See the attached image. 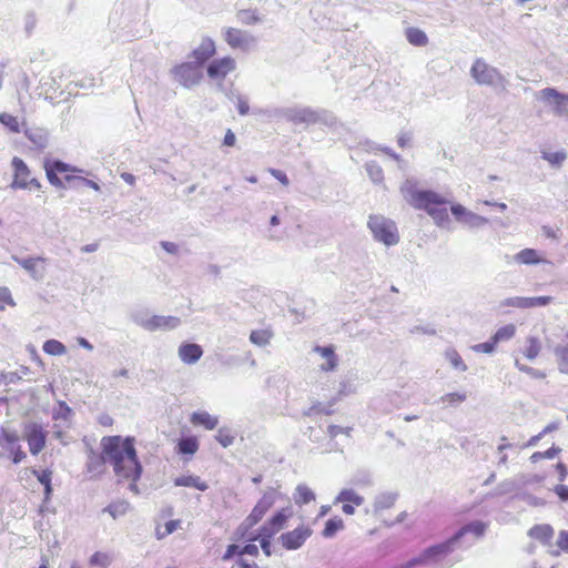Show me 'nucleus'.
I'll list each match as a JSON object with an SVG mask.
<instances>
[{
    "label": "nucleus",
    "mask_w": 568,
    "mask_h": 568,
    "mask_svg": "<svg viewBox=\"0 0 568 568\" xmlns=\"http://www.w3.org/2000/svg\"><path fill=\"white\" fill-rule=\"evenodd\" d=\"M466 398H467V396H466L465 393H448V394L443 395L439 398V400L443 404L450 405V406H456V405L465 402Z\"/></svg>",
    "instance_id": "nucleus-54"
},
{
    "label": "nucleus",
    "mask_w": 568,
    "mask_h": 568,
    "mask_svg": "<svg viewBox=\"0 0 568 568\" xmlns=\"http://www.w3.org/2000/svg\"><path fill=\"white\" fill-rule=\"evenodd\" d=\"M6 305L14 306L16 303L11 296L9 288L0 287V311H3Z\"/></svg>",
    "instance_id": "nucleus-60"
},
{
    "label": "nucleus",
    "mask_w": 568,
    "mask_h": 568,
    "mask_svg": "<svg viewBox=\"0 0 568 568\" xmlns=\"http://www.w3.org/2000/svg\"><path fill=\"white\" fill-rule=\"evenodd\" d=\"M528 535L534 539L548 544L554 537V529L547 524L536 525L529 529Z\"/></svg>",
    "instance_id": "nucleus-31"
},
{
    "label": "nucleus",
    "mask_w": 568,
    "mask_h": 568,
    "mask_svg": "<svg viewBox=\"0 0 568 568\" xmlns=\"http://www.w3.org/2000/svg\"><path fill=\"white\" fill-rule=\"evenodd\" d=\"M215 438L224 448H226L233 445L235 434L230 428L222 427L217 430Z\"/></svg>",
    "instance_id": "nucleus-48"
},
{
    "label": "nucleus",
    "mask_w": 568,
    "mask_h": 568,
    "mask_svg": "<svg viewBox=\"0 0 568 568\" xmlns=\"http://www.w3.org/2000/svg\"><path fill=\"white\" fill-rule=\"evenodd\" d=\"M199 449L196 437L190 436L179 440L178 452L183 455H194Z\"/></svg>",
    "instance_id": "nucleus-37"
},
{
    "label": "nucleus",
    "mask_w": 568,
    "mask_h": 568,
    "mask_svg": "<svg viewBox=\"0 0 568 568\" xmlns=\"http://www.w3.org/2000/svg\"><path fill=\"white\" fill-rule=\"evenodd\" d=\"M12 260L26 270L34 281H42L45 276V258L41 256L19 257L13 255Z\"/></svg>",
    "instance_id": "nucleus-17"
},
{
    "label": "nucleus",
    "mask_w": 568,
    "mask_h": 568,
    "mask_svg": "<svg viewBox=\"0 0 568 568\" xmlns=\"http://www.w3.org/2000/svg\"><path fill=\"white\" fill-rule=\"evenodd\" d=\"M557 546L565 552H568V530H561L558 535Z\"/></svg>",
    "instance_id": "nucleus-64"
},
{
    "label": "nucleus",
    "mask_w": 568,
    "mask_h": 568,
    "mask_svg": "<svg viewBox=\"0 0 568 568\" xmlns=\"http://www.w3.org/2000/svg\"><path fill=\"white\" fill-rule=\"evenodd\" d=\"M43 352L52 356H61L67 353V347L57 339H48L43 344Z\"/></svg>",
    "instance_id": "nucleus-47"
},
{
    "label": "nucleus",
    "mask_w": 568,
    "mask_h": 568,
    "mask_svg": "<svg viewBox=\"0 0 568 568\" xmlns=\"http://www.w3.org/2000/svg\"><path fill=\"white\" fill-rule=\"evenodd\" d=\"M51 475L52 473L49 470H43L41 474H38V480L44 486L45 488V496L49 497L51 494Z\"/></svg>",
    "instance_id": "nucleus-61"
},
{
    "label": "nucleus",
    "mask_w": 568,
    "mask_h": 568,
    "mask_svg": "<svg viewBox=\"0 0 568 568\" xmlns=\"http://www.w3.org/2000/svg\"><path fill=\"white\" fill-rule=\"evenodd\" d=\"M223 38L232 49H240L242 51L251 50L256 43L252 34L235 28H225L223 30Z\"/></svg>",
    "instance_id": "nucleus-12"
},
{
    "label": "nucleus",
    "mask_w": 568,
    "mask_h": 568,
    "mask_svg": "<svg viewBox=\"0 0 568 568\" xmlns=\"http://www.w3.org/2000/svg\"><path fill=\"white\" fill-rule=\"evenodd\" d=\"M366 170L374 183H379L383 180V171L377 164L368 163Z\"/></svg>",
    "instance_id": "nucleus-58"
},
{
    "label": "nucleus",
    "mask_w": 568,
    "mask_h": 568,
    "mask_svg": "<svg viewBox=\"0 0 568 568\" xmlns=\"http://www.w3.org/2000/svg\"><path fill=\"white\" fill-rule=\"evenodd\" d=\"M445 358L449 362V364L452 365L453 368L460 371V372L467 371V365L464 363L463 358L460 357V355L458 354V352L456 349L448 348L445 352Z\"/></svg>",
    "instance_id": "nucleus-46"
},
{
    "label": "nucleus",
    "mask_w": 568,
    "mask_h": 568,
    "mask_svg": "<svg viewBox=\"0 0 568 568\" xmlns=\"http://www.w3.org/2000/svg\"><path fill=\"white\" fill-rule=\"evenodd\" d=\"M19 445V435L16 430L0 427V447L10 453Z\"/></svg>",
    "instance_id": "nucleus-28"
},
{
    "label": "nucleus",
    "mask_w": 568,
    "mask_h": 568,
    "mask_svg": "<svg viewBox=\"0 0 568 568\" xmlns=\"http://www.w3.org/2000/svg\"><path fill=\"white\" fill-rule=\"evenodd\" d=\"M518 484L516 480H505L500 483L497 487V494L504 495L514 491L517 488Z\"/></svg>",
    "instance_id": "nucleus-62"
},
{
    "label": "nucleus",
    "mask_w": 568,
    "mask_h": 568,
    "mask_svg": "<svg viewBox=\"0 0 568 568\" xmlns=\"http://www.w3.org/2000/svg\"><path fill=\"white\" fill-rule=\"evenodd\" d=\"M23 434L32 455H38L45 447L47 432L42 425L28 423L24 425Z\"/></svg>",
    "instance_id": "nucleus-13"
},
{
    "label": "nucleus",
    "mask_w": 568,
    "mask_h": 568,
    "mask_svg": "<svg viewBox=\"0 0 568 568\" xmlns=\"http://www.w3.org/2000/svg\"><path fill=\"white\" fill-rule=\"evenodd\" d=\"M44 170L49 182L54 186H62V181L58 178V173L74 172L75 169L60 160H45Z\"/></svg>",
    "instance_id": "nucleus-19"
},
{
    "label": "nucleus",
    "mask_w": 568,
    "mask_h": 568,
    "mask_svg": "<svg viewBox=\"0 0 568 568\" xmlns=\"http://www.w3.org/2000/svg\"><path fill=\"white\" fill-rule=\"evenodd\" d=\"M552 301L550 296H537V297H524V296H514L503 300L499 303V308L504 310L507 307L515 308H532L546 306Z\"/></svg>",
    "instance_id": "nucleus-15"
},
{
    "label": "nucleus",
    "mask_w": 568,
    "mask_h": 568,
    "mask_svg": "<svg viewBox=\"0 0 568 568\" xmlns=\"http://www.w3.org/2000/svg\"><path fill=\"white\" fill-rule=\"evenodd\" d=\"M179 357L185 364H195L203 355V349L199 344L183 343L179 347Z\"/></svg>",
    "instance_id": "nucleus-21"
},
{
    "label": "nucleus",
    "mask_w": 568,
    "mask_h": 568,
    "mask_svg": "<svg viewBox=\"0 0 568 568\" xmlns=\"http://www.w3.org/2000/svg\"><path fill=\"white\" fill-rule=\"evenodd\" d=\"M527 343H528V346L524 351V355L529 361H532L539 355L541 346H540L538 338H536V337H529L527 339Z\"/></svg>",
    "instance_id": "nucleus-51"
},
{
    "label": "nucleus",
    "mask_w": 568,
    "mask_h": 568,
    "mask_svg": "<svg viewBox=\"0 0 568 568\" xmlns=\"http://www.w3.org/2000/svg\"><path fill=\"white\" fill-rule=\"evenodd\" d=\"M335 503H352L355 506H361L364 504V497L358 495L354 489L345 488L336 496Z\"/></svg>",
    "instance_id": "nucleus-35"
},
{
    "label": "nucleus",
    "mask_w": 568,
    "mask_h": 568,
    "mask_svg": "<svg viewBox=\"0 0 568 568\" xmlns=\"http://www.w3.org/2000/svg\"><path fill=\"white\" fill-rule=\"evenodd\" d=\"M515 366L520 371V372H524L526 374H528L529 376H531L532 378H536V379H542L546 377V374L539 369H536V368H532L530 366H527V365H524L521 364L518 359L515 361Z\"/></svg>",
    "instance_id": "nucleus-56"
},
{
    "label": "nucleus",
    "mask_w": 568,
    "mask_h": 568,
    "mask_svg": "<svg viewBox=\"0 0 568 568\" xmlns=\"http://www.w3.org/2000/svg\"><path fill=\"white\" fill-rule=\"evenodd\" d=\"M215 52V41L212 38L203 37L199 45L192 50L191 58L200 65H203Z\"/></svg>",
    "instance_id": "nucleus-20"
},
{
    "label": "nucleus",
    "mask_w": 568,
    "mask_h": 568,
    "mask_svg": "<svg viewBox=\"0 0 568 568\" xmlns=\"http://www.w3.org/2000/svg\"><path fill=\"white\" fill-rule=\"evenodd\" d=\"M246 538L252 541L258 540L264 554L266 556H271V538L272 537H266V531H263L262 529H260L257 535L247 536Z\"/></svg>",
    "instance_id": "nucleus-52"
},
{
    "label": "nucleus",
    "mask_w": 568,
    "mask_h": 568,
    "mask_svg": "<svg viewBox=\"0 0 568 568\" xmlns=\"http://www.w3.org/2000/svg\"><path fill=\"white\" fill-rule=\"evenodd\" d=\"M11 165L13 169V180L10 184L11 189L39 190L41 187V183L31 175L29 166L22 159L14 156L12 159Z\"/></svg>",
    "instance_id": "nucleus-7"
},
{
    "label": "nucleus",
    "mask_w": 568,
    "mask_h": 568,
    "mask_svg": "<svg viewBox=\"0 0 568 568\" xmlns=\"http://www.w3.org/2000/svg\"><path fill=\"white\" fill-rule=\"evenodd\" d=\"M541 158L547 161L552 168H560L567 159V153L564 150L557 152L542 151Z\"/></svg>",
    "instance_id": "nucleus-41"
},
{
    "label": "nucleus",
    "mask_w": 568,
    "mask_h": 568,
    "mask_svg": "<svg viewBox=\"0 0 568 568\" xmlns=\"http://www.w3.org/2000/svg\"><path fill=\"white\" fill-rule=\"evenodd\" d=\"M374 240L386 246L396 245L399 242V234L396 223L383 215H371L367 222Z\"/></svg>",
    "instance_id": "nucleus-5"
},
{
    "label": "nucleus",
    "mask_w": 568,
    "mask_h": 568,
    "mask_svg": "<svg viewBox=\"0 0 568 568\" xmlns=\"http://www.w3.org/2000/svg\"><path fill=\"white\" fill-rule=\"evenodd\" d=\"M274 116L284 119L295 125L316 123L315 109L310 106L280 108L274 111Z\"/></svg>",
    "instance_id": "nucleus-9"
},
{
    "label": "nucleus",
    "mask_w": 568,
    "mask_h": 568,
    "mask_svg": "<svg viewBox=\"0 0 568 568\" xmlns=\"http://www.w3.org/2000/svg\"><path fill=\"white\" fill-rule=\"evenodd\" d=\"M558 371L561 374H568V345H558L554 349Z\"/></svg>",
    "instance_id": "nucleus-36"
},
{
    "label": "nucleus",
    "mask_w": 568,
    "mask_h": 568,
    "mask_svg": "<svg viewBox=\"0 0 568 568\" xmlns=\"http://www.w3.org/2000/svg\"><path fill=\"white\" fill-rule=\"evenodd\" d=\"M111 562L112 556L108 552L97 551L90 558V564L100 568H108Z\"/></svg>",
    "instance_id": "nucleus-50"
},
{
    "label": "nucleus",
    "mask_w": 568,
    "mask_h": 568,
    "mask_svg": "<svg viewBox=\"0 0 568 568\" xmlns=\"http://www.w3.org/2000/svg\"><path fill=\"white\" fill-rule=\"evenodd\" d=\"M181 320L176 316L153 315L149 332L171 331L179 327Z\"/></svg>",
    "instance_id": "nucleus-22"
},
{
    "label": "nucleus",
    "mask_w": 568,
    "mask_h": 568,
    "mask_svg": "<svg viewBox=\"0 0 568 568\" xmlns=\"http://www.w3.org/2000/svg\"><path fill=\"white\" fill-rule=\"evenodd\" d=\"M102 454L92 457L88 463V470L94 471L103 463L110 464L118 480H130L129 489L138 495L140 493L136 481L141 477L142 466L138 460L133 437L106 436L101 440Z\"/></svg>",
    "instance_id": "nucleus-1"
},
{
    "label": "nucleus",
    "mask_w": 568,
    "mask_h": 568,
    "mask_svg": "<svg viewBox=\"0 0 568 568\" xmlns=\"http://www.w3.org/2000/svg\"><path fill=\"white\" fill-rule=\"evenodd\" d=\"M152 317H153V315L150 314L146 310H138L131 314L132 321L136 325L141 326L142 328H144L146 331L150 329Z\"/></svg>",
    "instance_id": "nucleus-44"
},
{
    "label": "nucleus",
    "mask_w": 568,
    "mask_h": 568,
    "mask_svg": "<svg viewBox=\"0 0 568 568\" xmlns=\"http://www.w3.org/2000/svg\"><path fill=\"white\" fill-rule=\"evenodd\" d=\"M73 412L65 402L59 400L57 406L53 408V418L69 420Z\"/></svg>",
    "instance_id": "nucleus-49"
},
{
    "label": "nucleus",
    "mask_w": 568,
    "mask_h": 568,
    "mask_svg": "<svg viewBox=\"0 0 568 568\" xmlns=\"http://www.w3.org/2000/svg\"><path fill=\"white\" fill-rule=\"evenodd\" d=\"M274 332L271 328L253 329L250 334V342L258 347H265L270 345Z\"/></svg>",
    "instance_id": "nucleus-30"
},
{
    "label": "nucleus",
    "mask_w": 568,
    "mask_h": 568,
    "mask_svg": "<svg viewBox=\"0 0 568 568\" xmlns=\"http://www.w3.org/2000/svg\"><path fill=\"white\" fill-rule=\"evenodd\" d=\"M292 514L293 513L291 507L283 508L274 514L272 518L261 527V529L266 531V537H273L284 528L287 519L292 516Z\"/></svg>",
    "instance_id": "nucleus-18"
},
{
    "label": "nucleus",
    "mask_w": 568,
    "mask_h": 568,
    "mask_svg": "<svg viewBox=\"0 0 568 568\" xmlns=\"http://www.w3.org/2000/svg\"><path fill=\"white\" fill-rule=\"evenodd\" d=\"M24 134L38 150H43L48 146L49 134L45 130L28 129L24 131Z\"/></svg>",
    "instance_id": "nucleus-29"
},
{
    "label": "nucleus",
    "mask_w": 568,
    "mask_h": 568,
    "mask_svg": "<svg viewBox=\"0 0 568 568\" xmlns=\"http://www.w3.org/2000/svg\"><path fill=\"white\" fill-rule=\"evenodd\" d=\"M316 123H323L327 126H333L337 123L336 118L326 110H315Z\"/></svg>",
    "instance_id": "nucleus-55"
},
{
    "label": "nucleus",
    "mask_w": 568,
    "mask_h": 568,
    "mask_svg": "<svg viewBox=\"0 0 568 568\" xmlns=\"http://www.w3.org/2000/svg\"><path fill=\"white\" fill-rule=\"evenodd\" d=\"M450 211L460 224L470 230L480 229L488 223L486 217L467 210L462 204H453Z\"/></svg>",
    "instance_id": "nucleus-14"
},
{
    "label": "nucleus",
    "mask_w": 568,
    "mask_h": 568,
    "mask_svg": "<svg viewBox=\"0 0 568 568\" xmlns=\"http://www.w3.org/2000/svg\"><path fill=\"white\" fill-rule=\"evenodd\" d=\"M496 345L497 344L494 342V339L490 338V341L488 342L479 343L471 346V349L476 353L491 354L495 351Z\"/></svg>",
    "instance_id": "nucleus-59"
},
{
    "label": "nucleus",
    "mask_w": 568,
    "mask_h": 568,
    "mask_svg": "<svg viewBox=\"0 0 568 568\" xmlns=\"http://www.w3.org/2000/svg\"><path fill=\"white\" fill-rule=\"evenodd\" d=\"M516 326L514 324H507L496 331V333L491 336L496 344L505 341H509L515 336Z\"/></svg>",
    "instance_id": "nucleus-45"
},
{
    "label": "nucleus",
    "mask_w": 568,
    "mask_h": 568,
    "mask_svg": "<svg viewBox=\"0 0 568 568\" xmlns=\"http://www.w3.org/2000/svg\"><path fill=\"white\" fill-rule=\"evenodd\" d=\"M315 500L314 491L305 484H300L295 488L294 501L297 505H305Z\"/></svg>",
    "instance_id": "nucleus-34"
},
{
    "label": "nucleus",
    "mask_w": 568,
    "mask_h": 568,
    "mask_svg": "<svg viewBox=\"0 0 568 568\" xmlns=\"http://www.w3.org/2000/svg\"><path fill=\"white\" fill-rule=\"evenodd\" d=\"M176 487H192L205 491L209 485L196 475H182L174 479Z\"/></svg>",
    "instance_id": "nucleus-27"
},
{
    "label": "nucleus",
    "mask_w": 568,
    "mask_h": 568,
    "mask_svg": "<svg viewBox=\"0 0 568 568\" xmlns=\"http://www.w3.org/2000/svg\"><path fill=\"white\" fill-rule=\"evenodd\" d=\"M535 99L545 110L556 118L568 120V94L555 88H545L535 92Z\"/></svg>",
    "instance_id": "nucleus-4"
},
{
    "label": "nucleus",
    "mask_w": 568,
    "mask_h": 568,
    "mask_svg": "<svg viewBox=\"0 0 568 568\" xmlns=\"http://www.w3.org/2000/svg\"><path fill=\"white\" fill-rule=\"evenodd\" d=\"M191 423L193 425H201L205 429L212 430L219 424L217 416H213L205 410L194 412L191 416Z\"/></svg>",
    "instance_id": "nucleus-26"
},
{
    "label": "nucleus",
    "mask_w": 568,
    "mask_h": 568,
    "mask_svg": "<svg viewBox=\"0 0 568 568\" xmlns=\"http://www.w3.org/2000/svg\"><path fill=\"white\" fill-rule=\"evenodd\" d=\"M236 69V61L231 57L212 60L206 69L207 77L215 81L220 90H224L223 81Z\"/></svg>",
    "instance_id": "nucleus-10"
},
{
    "label": "nucleus",
    "mask_w": 568,
    "mask_h": 568,
    "mask_svg": "<svg viewBox=\"0 0 568 568\" xmlns=\"http://www.w3.org/2000/svg\"><path fill=\"white\" fill-rule=\"evenodd\" d=\"M349 483L361 488L371 487L373 485L372 474L367 470L359 469L352 476Z\"/></svg>",
    "instance_id": "nucleus-40"
},
{
    "label": "nucleus",
    "mask_w": 568,
    "mask_h": 568,
    "mask_svg": "<svg viewBox=\"0 0 568 568\" xmlns=\"http://www.w3.org/2000/svg\"><path fill=\"white\" fill-rule=\"evenodd\" d=\"M344 528V521L339 517L331 518L326 521L322 535L325 538H332L335 534Z\"/></svg>",
    "instance_id": "nucleus-43"
},
{
    "label": "nucleus",
    "mask_w": 568,
    "mask_h": 568,
    "mask_svg": "<svg viewBox=\"0 0 568 568\" xmlns=\"http://www.w3.org/2000/svg\"><path fill=\"white\" fill-rule=\"evenodd\" d=\"M237 20L241 22V23H244V24H254L256 23L260 19L255 14V12L253 11H250V10H242L237 13Z\"/></svg>",
    "instance_id": "nucleus-57"
},
{
    "label": "nucleus",
    "mask_w": 568,
    "mask_h": 568,
    "mask_svg": "<svg viewBox=\"0 0 568 568\" xmlns=\"http://www.w3.org/2000/svg\"><path fill=\"white\" fill-rule=\"evenodd\" d=\"M267 172L273 176L282 185L284 186H288L290 184V180L287 178V175L285 174V172L281 171V170H277V169H273V168H270L267 170Z\"/></svg>",
    "instance_id": "nucleus-63"
},
{
    "label": "nucleus",
    "mask_w": 568,
    "mask_h": 568,
    "mask_svg": "<svg viewBox=\"0 0 568 568\" xmlns=\"http://www.w3.org/2000/svg\"><path fill=\"white\" fill-rule=\"evenodd\" d=\"M397 500V494L390 491H384L376 495L373 503V510L378 514L383 510L392 508Z\"/></svg>",
    "instance_id": "nucleus-25"
},
{
    "label": "nucleus",
    "mask_w": 568,
    "mask_h": 568,
    "mask_svg": "<svg viewBox=\"0 0 568 568\" xmlns=\"http://www.w3.org/2000/svg\"><path fill=\"white\" fill-rule=\"evenodd\" d=\"M406 39L410 44L417 47H424L428 42L426 33L417 28H408L406 30Z\"/></svg>",
    "instance_id": "nucleus-38"
},
{
    "label": "nucleus",
    "mask_w": 568,
    "mask_h": 568,
    "mask_svg": "<svg viewBox=\"0 0 568 568\" xmlns=\"http://www.w3.org/2000/svg\"><path fill=\"white\" fill-rule=\"evenodd\" d=\"M0 122L13 133H19L21 131L20 123L17 116H13L8 113H1Z\"/></svg>",
    "instance_id": "nucleus-53"
},
{
    "label": "nucleus",
    "mask_w": 568,
    "mask_h": 568,
    "mask_svg": "<svg viewBox=\"0 0 568 568\" xmlns=\"http://www.w3.org/2000/svg\"><path fill=\"white\" fill-rule=\"evenodd\" d=\"M131 506L125 500H119L115 503L110 504L106 508H104V511L109 513L113 519H116L121 516H124L129 510Z\"/></svg>",
    "instance_id": "nucleus-42"
},
{
    "label": "nucleus",
    "mask_w": 568,
    "mask_h": 568,
    "mask_svg": "<svg viewBox=\"0 0 568 568\" xmlns=\"http://www.w3.org/2000/svg\"><path fill=\"white\" fill-rule=\"evenodd\" d=\"M311 535L312 529L302 525L292 531L282 534L280 540L285 549L295 550L301 548Z\"/></svg>",
    "instance_id": "nucleus-16"
},
{
    "label": "nucleus",
    "mask_w": 568,
    "mask_h": 568,
    "mask_svg": "<svg viewBox=\"0 0 568 568\" xmlns=\"http://www.w3.org/2000/svg\"><path fill=\"white\" fill-rule=\"evenodd\" d=\"M226 97L231 102L235 103L241 115H246L248 113L250 105L246 97L233 91L227 92Z\"/></svg>",
    "instance_id": "nucleus-39"
},
{
    "label": "nucleus",
    "mask_w": 568,
    "mask_h": 568,
    "mask_svg": "<svg viewBox=\"0 0 568 568\" xmlns=\"http://www.w3.org/2000/svg\"><path fill=\"white\" fill-rule=\"evenodd\" d=\"M280 493L275 488H268L264 491L262 498L254 506L263 514H266L268 509L275 504Z\"/></svg>",
    "instance_id": "nucleus-33"
},
{
    "label": "nucleus",
    "mask_w": 568,
    "mask_h": 568,
    "mask_svg": "<svg viewBox=\"0 0 568 568\" xmlns=\"http://www.w3.org/2000/svg\"><path fill=\"white\" fill-rule=\"evenodd\" d=\"M264 515L265 514H263L261 510L254 507L251 514L245 518L243 524L237 528V534L243 538L250 536L247 532L248 529L255 526L264 517Z\"/></svg>",
    "instance_id": "nucleus-32"
},
{
    "label": "nucleus",
    "mask_w": 568,
    "mask_h": 568,
    "mask_svg": "<svg viewBox=\"0 0 568 568\" xmlns=\"http://www.w3.org/2000/svg\"><path fill=\"white\" fill-rule=\"evenodd\" d=\"M514 261L524 265H537L540 263H549L542 258L537 250L524 248L514 255Z\"/></svg>",
    "instance_id": "nucleus-23"
},
{
    "label": "nucleus",
    "mask_w": 568,
    "mask_h": 568,
    "mask_svg": "<svg viewBox=\"0 0 568 568\" xmlns=\"http://www.w3.org/2000/svg\"><path fill=\"white\" fill-rule=\"evenodd\" d=\"M487 528V523L475 520L463 526L453 537L447 540L448 542H452V547L455 550L464 545V538L466 536L471 537L469 542L471 544L473 541L480 539L486 534Z\"/></svg>",
    "instance_id": "nucleus-11"
},
{
    "label": "nucleus",
    "mask_w": 568,
    "mask_h": 568,
    "mask_svg": "<svg viewBox=\"0 0 568 568\" xmlns=\"http://www.w3.org/2000/svg\"><path fill=\"white\" fill-rule=\"evenodd\" d=\"M399 191L410 206L426 211L437 225L442 226L449 220L448 211L444 206L448 201L437 192L419 190L417 182L412 179L405 180Z\"/></svg>",
    "instance_id": "nucleus-2"
},
{
    "label": "nucleus",
    "mask_w": 568,
    "mask_h": 568,
    "mask_svg": "<svg viewBox=\"0 0 568 568\" xmlns=\"http://www.w3.org/2000/svg\"><path fill=\"white\" fill-rule=\"evenodd\" d=\"M453 551L452 542L445 540L428 547L417 557L406 561L403 568H435Z\"/></svg>",
    "instance_id": "nucleus-3"
},
{
    "label": "nucleus",
    "mask_w": 568,
    "mask_h": 568,
    "mask_svg": "<svg viewBox=\"0 0 568 568\" xmlns=\"http://www.w3.org/2000/svg\"><path fill=\"white\" fill-rule=\"evenodd\" d=\"M314 352L320 354L325 363L321 364L320 368L323 372H332L337 367V356L334 353V348L332 346H315Z\"/></svg>",
    "instance_id": "nucleus-24"
},
{
    "label": "nucleus",
    "mask_w": 568,
    "mask_h": 568,
    "mask_svg": "<svg viewBox=\"0 0 568 568\" xmlns=\"http://www.w3.org/2000/svg\"><path fill=\"white\" fill-rule=\"evenodd\" d=\"M199 63L194 62H183L171 70L174 81L180 83L182 87L186 89H191L197 85L202 78L203 73Z\"/></svg>",
    "instance_id": "nucleus-8"
},
{
    "label": "nucleus",
    "mask_w": 568,
    "mask_h": 568,
    "mask_svg": "<svg viewBox=\"0 0 568 568\" xmlns=\"http://www.w3.org/2000/svg\"><path fill=\"white\" fill-rule=\"evenodd\" d=\"M470 75L479 85H506V79L500 73V71L497 68L489 65L486 61H484L480 58L474 61L470 68Z\"/></svg>",
    "instance_id": "nucleus-6"
}]
</instances>
